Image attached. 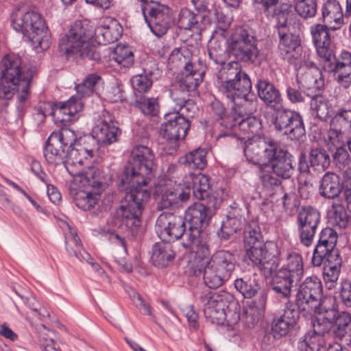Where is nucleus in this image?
I'll list each match as a JSON object with an SVG mask.
<instances>
[{
  "label": "nucleus",
  "instance_id": "nucleus-3",
  "mask_svg": "<svg viewBox=\"0 0 351 351\" xmlns=\"http://www.w3.org/2000/svg\"><path fill=\"white\" fill-rule=\"evenodd\" d=\"M311 34L323 69L328 73H337L339 80L350 75L351 53L343 51L338 58L335 56L328 26L314 25L311 27Z\"/></svg>",
  "mask_w": 351,
  "mask_h": 351
},
{
  "label": "nucleus",
  "instance_id": "nucleus-8",
  "mask_svg": "<svg viewBox=\"0 0 351 351\" xmlns=\"http://www.w3.org/2000/svg\"><path fill=\"white\" fill-rule=\"evenodd\" d=\"M11 25L16 32H21L23 38L31 43L35 49L49 48L47 27L39 13L35 11L23 12L18 10L11 15Z\"/></svg>",
  "mask_w": 351,
  "mask_h": 351
},
{
  "label": "nucleus",
  "instance_id": "nucleus-61",
  "mask_svg": "<svg viewBox=\"0 0 351 351\" xmlns=\"http://www.w3.org/2000/svg\"><path fill=\"white\" fill-rule=\"evenodd\" d=\"M152 72L134 75L131 79L134 89L139 93H147L152 86Z\"/></svg>",
  "mask_w": 351,
  "mask_h": 351
},
{
  "label": "nucleus",
  "instance_id": "nucleus-26",
  "mask_svg": "<svg viewBox=\"0 0 351 351\" xmlns=\"http://www.w3.org/2000/svg\"><path fill=\"white\" fill-rule=\"evenodd\" d=\"M280 42L278 48L281 55L287 56L288 60L296 58L302 51L301 38L299 34L285 32L279 29Z\"/></svg>",
  "mask_w": 351,
  "mask_h": 351
},
{
  "label": "nucleus",
  "instance_id": "nucleus-45",
  "mask_svg": "<svg viewBox=\"0 0 351 351\" xmlns=\"http://www.w3.org/2000/svg\"><path fill=\"white\" fill-rule=\"evenodd\" d=\"M66 250L70 255L75 256L80 261H89L90 255L86 252L81 244L80 237L76 232L71 231V235L65 239Z\"/></svg>",
  "mask_w": 351,
  "mask_h": 351
},
{
  "label": "nucleus",
  "instance_id": "nucleus-62",
  "mask_svg": "<svg viewBox=\"0 0 351 351\" xmlns=\"http://www.w3.org/2000/svg\"><path fill=\"white\" fill-rule=\"evenodd\" d=\"M295 326L279 317L274 318L271 324V332L274 337L280 339L285 337Z\"/></svg>",
  "mask_w": 351,
  "mask_h": 351
},
{
  "label": "nucleus",
  "instance_id": "nucleus-60",
  "mask_svg": "<svg viewBox=\"0 0 351 351\" xmlns=\"http://www.w3.org/2000/svg\"><path fill=\"white\" fill-rule=\"evenodd\" d=\"M262 128L261 121L254 116L242 117L239 130L246 134H256Z\"/></svg>",
  "mask_w": 351,
  "mask_h": 351
},
{
  "label": "nucleus",
  "instance_id": "nucleus-34",
  "mask_svg": "<svg viewBox=\"0 0 351 351\" xmlns=\"http://www.w3.org/2000/svg\"><path fill=\"white\" fill-rule=\"evenodd\" d=\"M191 189L194 197L201 201L210 200V197H216L210 193V181L208 176L202 173H191Z\"/></svg>",
  "mask_w": 351,
  "mask_h": 351
},
{
  "label": "nucleus",
  "instance_id": "nucleus-1",
  "mask_svg": "<svg viewBox=\"0 0 351 351\" xmlns=\"http://www.w3.org/2000/svg\"><path fill=\"white\" fill-rule=\"evenodd\" d=\"M110 27L95 28L93 23L88 20L76 21L67 34L64 35L59 41V51L67 60L88 59L99 60V54L96 51L91 40L95 35L101 43L100 36L103 42L108 40Z\"/></svg>",
  "mask_w": 351,
  "mask_h": 351
},
{
  "label": "nucleus",
  "instance_id": "nucleus-52",
  "mask_svg": "<svg viewBox=\"0 0 351 351\" xmlns=\"http://www.w3.org/2000/svg\"><path fill=\"white\" fill-rule=\"evenodd\" d=\"M234 284L236 289L245 298H252L259 289V285L255 280L247 276L237 278Z\"/></svg>",
  "mask_w": 351,
  "mask_h": 351
},
{
  "label": "nucleus",
  "instance_id": "nucleus-18",
  "mask_svg": "<svg viewBox=\"0 0 351 351\" xmlns=\"http://www.w3.org/2000/svg\"><path fill=\"white\" fill-rule=\"evenodd\" d=\"M280 254V252L277 244L271 242L266 245L264 251L247 261L261 271L265 278H272L278 270Z\"/></svg>",
  "mask_w": 351,
  "mask_h": 351
},
{
  "label": "nucleus",
  "instance_id": "nucleus-23",
  "mask_svg": "<svg viewBox=\"0 0 351 351\" xmlns=\"http://www.w3.org/2000/svg\"><path fill=\"white\" fill-rule=\"evenodd\" d=\"M278 143L267 142L260 137L249 138L245 142L243 152L246 158L253 163H258L263 160H268L270 152H274Z\"/></svg>",
  "mask_w": 351,
  "mask_h": 351
},
{
  "label": "nucleus",
  "instance_id": "nucleus-47",
  "mask_svg": "<svg viewBox=\"0 0 351 351\" xmlns=\"http://www.w3.org/2000/svg\"><path fill=\"white\" fill-rule=\"evenodd\" d=\"M232 102L236 112L241 117L252 116L257 110L258 99L254 95L247 94Z\"/></svg>",
  "mask_w": 351,
  "mask_h": 351
},
{
  "label": "nucleus",
  "instance_id": "nucleus-38",
  "mask_svg": "<svg viewBox=\"0 0 351 351\" xmlns=\"http://www.w3.org/2000/svg\"><path fill=\"white\" fill-rule=\"evenodd\" d=\"M317 304L314 305L311 311L308 313H316L317 314H323L324 318L327 322L333 319L338 313V305L335 297H320L317 300Z\"/></svg>",
  "mask_w": 351,
  "mask_h": 351
},
{
  "label": "nucleus",
  "instance_id": "nucleus-27",
  "mask_svg": "<svg viewBox=\"0 0 351 351\" xmlns=\"http://www.w3.org/2000/svg\"><path fill=\"white\" fill-rule=\"evenodd\" d=\"M343 189L339 176L335 173L327 172L319 182V193L326 199H335L339 197Z\"/></svg>",
  "mask_w": 351,
  "mask_h": 351
},
{
  "label": "nucleus",
  "instance_id": "nucleus-6",
  "mask_svg": "<svg viewBox=\"0 0 351 351\" xmlns=\"http://www.w3.org/2000/svg\"><path fill=\"white\" fill-rule=\"evenodd\" d=\"M206 319L218 325L237 324L239 319V305L234 296L227 291H208L200 297Z\"/></svg>",
  "mask_w": 351,
  "mask_h": 351
},
{
  "label": "nucleus",
  "instance_id": "nucleus-10",
  "mask_svg": "<svg viewBox=\"0 0 351 351\" xmlns=\"http://www.w3.org/2000/svg\"><path fill=\"white\" fill-rule=\"evenodd\" d=\"M255 31L248 26L235 29L229 43L230 52L238 61L259 65L262 60Z\"/></svg>",
  "mask_w": 351,
  "mask_h": 351
},
{
  "label": "nucleus",
  "instance_id": "nucleus-25",
  "mask_svg": "<svg viewBox=\"0 0 351 351\" xmlns=\"http://www.w3.org/2000/svg\"><path fill=\"white\" fill-rule=\"evenodd\" d=\"M176 257V252L171 243L162 241L155 243L152 247V261L158 268L170 266Z\"/></svg>",
  "mask_w": 351,
  "mask_h": 351
},
{
  "label": "nucleus",
  "instance_id": "nucleus-51",
  "mask_svg": "<svg viewBox=\"0 0 351 351\" xmlns=\"http://www.w3.org/2000/svg\"><path fill=\"white\" fill-rule=\"evenodd\" d=\"M297 223L319 227L321 223L320 212L311 206H302L297 215Z\"/></svg>",
  "mask_w": 351,
  "mask_h": 351
},
{
  "label": "nucleus",
  "instance_id": "nucleus-22",
  "mask_svg": "<svg viewBox=\"0 0 351 351\" xmlns=\"http://www.w3.org/2000/svg\"><path fill=\"white\" fill-rule=\"evenodd\" d=\"M298 86L301 88L306 95L320 92L324 86V80L322 71L313 62L310 68H302L297 74Z\"/></svg>",
  "mask_w": 351,
  "mask_h": 351
},
{
  "label": "nucleus",
  "instance_id": "nucleus-30",
  "mask_svg": "<svg viewBox=\"0 0 351 351\" xmlns=\"http://www.w3.org/2000/svg\"><path fill=\"white\" fill-rule=\"evenodd\" d=\"M206 261L228 278L230 277L234 270L237 263L234 254L227 250L217 251Z\"/></svg>",
  "mask_w": 351,
  "mask_h": 351
},
{
  "label": "nucleus",
  "instance_id": "nucleus-42",
  "mask_svg": "<svg viewBox=\"0 0 351 351\" xmlns=\"http://www.w3.org/2000/svg\"><path fill=\"white\" fill-rule=\"evenodd\" d=\"M92 135L101 145H110V116L103 114L96 120L92 129Z\"/></svg>",
  "mask_w": 351,
  "mask_h": 351
},
{
  "label": "nucleus",
  "instance_id": "nucleus-64",
  "mask_svg": "<svg viewBox=\"0 0 351 351\" xmlns=\"http://www.w3.org/2000/svg\"><path fill=\"white\" fill-rule=\"evenodd\" d=\"M348 131L330 128L328 132V142L335 147H346L351 138V136H348Z\"/></svg>",
  "mask_w": 351,
  "mask_h": 351
},
{
  "label": "nucleus",
  "instance_id": "nucleus-53",
  "mask_svg": "<svg viewBox=\"0 0 351 351\" xmlns=\"http://www.w3.org/2000/svg\"><path fill=\"white\" fill-rule=\"evenodd\" d=\"M156 193H160L161 195L160 199L157 204L158 210L167 209L178 206L177 195L175 189L167 186L160 187L156 189Z\"/></svg>",
  "mask_w": 351,
  "mask_h": 351
},
{
  "label": "nucleus",
  "instance_id": "nucleus-20",
  "mask_svg": "<svg viewBox=\"0 0 351 351\" xmlns=\"http://www.w3.org/2000/svg\"><path fill=\"white\" fill-rule=\"evenodd\" d=\"M166 115L167 122L161 125L160 133L163 138L170 142L184 139L191 127V123L186 117L180 116V112Z\"/></svg>",
  "mask_w": 351,
  "mask_h": 351
},
{
  "label": "nucleus",
  "instance_id": "nucleus-43",
  "mask_svg": "<svg viewBox=\"0 0 351 351\" xmlns=\"http://www.w3.org/2000/svg\"><path fill=\"white\" fill-rule=\"evenodd\" d=\"M207 154L206 149H195L186 154L182 162L193 169L203 170L207 166Z\"/></svg>",
  "mask_w": 351,
  "mask_h": 351
},
{
  "label": "nucleus",
  "instance_id": "nucleus-40",
  "mask_svg": "<svg viewBox=\"0 0 351 351\" xmlns=\"http://www.w3.org/2000/svg\"><path fill=\"white\" fill-rule=\"evenodd\" d=\"M93 156L88 153V149H83L82 145L73 143L70 147H66V161L73 165H80L89 167L90 160Z\"/></svg>",
  "mask_w": 351,
  "mask_h": 351
},
{
  "label": "nucleus",
  "instance_id": "nucleus-55",
  "mask_svg": "<svg viewBox=\"0 0 351 351\" xmlns=\"http://www.w3.org/2000/svg\"><path fill=\"white\" fill-rule=\"evenodd\" d=\"M297 226L301 245L306 247H311L314 243L318 227L302 223H297Z\"/></svg>",
  "mask_w": 351,
  "mask_h": 351
},
{
  "label": "nucleus",
  "instance_id": "nucleus-21",
  "mask_svg": "<svg viewBox=\"0 0 351 351\" xmlns=\"http://www.w3.org/2000/svg\"><path fill=\"white\" fill-rule=\"evenodd\" d=\"M264 243L261 228L256 221H250L245 227L243 232V243L245 250V260L247 261L255 255L265 250V247L268 243Z\"/></svg>",
  "mask_w": 351,
  "mask_h": 351
},
{
  "label": "nucleus",
  "instance_id": "nucleus-2",
  "mask_svg": "<svg viewBox=\"0 0 351 351\" xmlns=\"http://www.w3.org/2000/svg\"><path fill=\"white\" fill-rule=\"evenodd\" d=\"M75 181L79 182V187L70 186L69 195L79 208L89 210L98 202L101 193L108 187L110 167L106 165L89 168L88 171L81 173Z\"/></svg>",
  "mask_w": 351,
  "mask_h": 351
},
{
  "label": "nucleus",
  "instance_id": "nucleus-15",
  "mask_svg": "<svg viewBox=\"0 0 351 351\" xmlns=\"http://www.w3.org/2000/svg\"><path fill=\"white\" fill-rule=\"evenodd\" d=\"M186 221L182 216L172 213H163L158 217L156 227L159 237L162 241L171 242L186 237Z\"/></svg>",
  "mask_w": 351,
  "mask_h": 351
},
{
  "label": "nucleus",
  "instance_id": "nucleus-48",
  "mask_svg": "<svg viewBox=\"0 0 351 351\" xmlns=\"http://www.w3.org/2000/svg\"><path fill=\"white\" fill-rule=\"evenodd\" d=\"M307 96L311 98L310 106L312 114L320 121H326L329 117V110L326 99L319 92Z\"/></svg>",
  "mask_w": 351,
  "mask_h": 351
},
{
  "label": "nucleus",
  "instance_id": "nucleus-44",
  "mask_svg": "<svg viewBox=\"0 0 351 351\" xmlns=\"http://www.w3.org/2000/svg\"><path fill=\"white\" fill-rule=\"evenodd\" d=\"M343 17L341 7L337 0H328L322 6V20L326 24L341 23Z\"/></svg>",
  "mask_w": 351,
  "mask_h": 351
},
{
  "label": "nucleus",
  "instance_id": "nucleus-5",
  "mask_svg": "<svg viewBox=\"0 0 351 351\" xmlns=\"http://www.w3.org/2000/svg\"><path fill=\"white\" fill-rule=\"evenodd\" d=\"M21 64V59L19 56H5L0 67V84L5 90L3 92L4 96L12 98L16 92L19 101L23 103L29 97L32 74L29 71H25Z\"/></svg>",
  "mask_w": 351,
  "mask_h": 351
},
{
  "label": "nucleus",
  "instance_id": "nucleus-39",
  "mask_svg": "<svg viewBox=\"0 0 351 351\" xmlns=\"http://www.w3.org/2000/svg\"><path fill=\"white\" fill-rule=\"evenodd\" d=\"M111 243L113 245L115 261L120 265L125 271L128 273L131 272L132 271V266L125 261L127 249L125 239L116 233L111 232Z\"/></svg>",
  "mask_w": 351,
  "mask_h": 351
},
{
  "label": "nucleus",
  "instance_id": "nucleus-16",
  "mask_svg": "<svg viewBox=\"0 0 351 351\" xmlns=\"http://www.w3.org/2000/svg\"><path fill=\"white\" fill-rule=\"evenodd\" d=\"M323 295L321 280L315 276L306 278L296 294V304L300 311L309 312Z\"/></svg>",
  "mask_w": 351,
  "mask_h": 351
},
{
  "label": "nucleus",
  "instance_id": "nucleus-33",
  "mask_svg": "<svg viewBox=\"0 0 351 351\" xmlns=\"http://www.w3.org/2000/svg\"><path fill=\"white\" fill-rule=\"evenodd\" d=\"M252 89V82L249 75L243 72L231 84V86L225 89L223 93L231 101H235L241 96L249 94Z\"/></svg>",
  "mask_w": 351,
  "mask_h": 351
},
{
  "label": "nucleus",
  "instance_id": "nucleus-46",
  "mask_svg": "<svg viewBox=\"0 0 351 351\" xmlns=\"http://www.w3.org/2000/svg\"><path fill=\"white\" fill-rule=\"evenodd\" d=\"M187 243H184L183 245L186 248H191L196 254V259H202L197 263L200 265L203 262L208 260L210 254L209 245L206 242L202 240V234L199 235L197 239H193L190 237H186Z\"/></svg>",
  "mask_w": 351,
  "mask_h": 351
},
{
  "label": "nucleus",
  "instance_id": "nucleus-28",
  "mask_svg": "<svg viewBox=\"0 0 351 351\" xmlns=\"http://www.w3.org/2000/svg\"><path fill=\"white\" fill-rule=\"evenodd\" d=\"M328 323L331 325V331L335 338L344 339L347 343L351 342V315L349 313L341 311Z\"/></svg>",
  "mask_w": 351,
  "mask_h": 351
},
{
  "label": "nucleus",
  "instance_id": "nucleus-35",
  "mask_svg": "<svg viewBox=\"0 0 351 351\" xmlns=\"http://www.w3.org/2000/svg\"><path fill=\"white\" fill-rule=\"evenodd\" d=\"M271 290L279 297L289 300L291 295V289L293 283H296L293 278L284 274L280 269L271 278Z\"/></svg>",
  "mask_w": 351,
  "mask_h": 351
},
{
  "label": "nucleus",
  "instance_id": "nucleus-11",
  "mask_svg": "<svg viewBox=\"0 0 351 351\" xmlns=\"http://www.w3.org/2000/svg\"><path fill=\"white\" fill-rule=\"evenodd\" d=\"M269 121L276 131L291 139L300 140L306 135L304 121L299 112L278 108L271 114Z\"/></svg>",
  "mask_w": 351,
  "mask_h": 351
},
{
  "label": "nucleus",
  "instance_id": "nucleus-7",
  "mask_svg": "<svg viewBox=\"0 0 351 351\" xmlns=\"http://www.w3.org/2000/svg\"><path fill=\"white\" fill-rule=\"evenodd\" d=\"M101 77L97 74H90L82 83L75 86V95H73L66 101L53 103L51 115L54 122L56 124L66 125L68 123L76 121L79 117V113L83 109L82 99L93 93L95 86Z\"/></svg>",
  "mask_w": 351,
  "mask_h": 351
},
{
  "label": "nucleus",
  "instance_id": "nucleus-9",
  "mask_svg": "<svg viewBox=\"0 0 351 351\" xmlns=\"http://www.w3.org/2000/svg\"><path fill=\"white\" fill-rule=\"evenodd\" d=\"M118 186L121 191H129L125 196V199L121 202V205L116 210L114 217L123 222L132 231L140 227L141 217L144 205L149 197L147 190L141 187H132L129 184L122 186L121 182Z\"/></svg>",
  "mask_w": 351,
  "mask_h": 351
},
{
  "label": "nucleus",
  "instance_id": "nucleus-24",
  "mask_svg": "<svg viewBox=\"0 0 351 351\" xmlns=\"http://www.w3.org/2000/svg\"><path fill=\"white\" fill-rule=\"evenodd\" d=\"M191 272L195 276L203 275L204 282L210 289L219 288L229 278L213 265H210L206 261L200 265L193 264L191 267Z\"/></svg>",
  "mask_w": 351,
  "mask_h": 351
},
{
  "label": "nucleus",
  "instance_id": "nucleus-13",
  "mask_svg": "<svg viewBox=\"0 0 351 351\" xmlns=\"http://www.w3.org/2000/svg\"><path fill=\"white\" fill-rule=\"evenodd\" d=\"M76 140L75 132L69 129L53 132L48 137L43 148V154L49 164L58 165L66 161V147H70Z\"/></svg>",
  "mask_w": 351,
  "mask_h": 351
},
{
  "label": "nucleus",
  "instance_id": "nucleus-58",
  "mask_svg": "<svg viewBox=\"0 0 351 351\" xmlns=\"http://www.w3.org/2000/svg\"><path fill=\"white\" fill-rule=\"evenodd\" d=\"M333 219L336 226L346 229L351 226V216H350L342 204H332Z\"/></svg>",
  "mask_w": 351,
  "mask_h": 351
},
{
  "label": "nucleus",
  "instance_id": "nucleus-32",
  "mask_svg": "<svg viewBox=\"0 0 351 351\" xmlns=\"http://www.w3.org/2000/svg\"><path fill=\"white\" fill-rule=\"evenodd\" d=\"M258 97L267 106L277 104L281 100V95L274 84L263 78H258L255 84Z\"/></svg>",
  "mask_w": 351,
  "mask_h": 351
},
{
  "label": "nucleus",
  "instance_id": "nucleus-56",
  "mask_svg": "<svg viewBox=\"0 0 351 351\" xmlns=\"http://www.w3.org/2000/svg\"><path fill=\"white\" fill-rule=\"evenodd\" d=\"M135 106L146 115L156 116L159 112V104L157 98L141 97L136 101Z\"/></svg>",
  "mask_w": 351,
  "mask_h": 351
},
{
  "label": "nucleus",
  "instance_id": "nucleus-4",
  "mask_svg": "<svg viewBox=\"0 0 351 351\" xmlns=\"http://www.w3.org/2000/svg\"><path fill=\"white\" fill-rule=\"evenodd\" d=\"M157 168L153 150L145 145H138L131 151L128 165L119 178L122 186L143 188L154 178Z\"/></svg>",
  "mask_w": 351,
  "mask_h": 351
},
{
  "label": "nucleus",
  "instance_id": "nucleus-19",
  "mask_svg": "<svg viewBox=\"0 0 351 351\" xmlns=\"http://www.w3.org/2000/svg\"><path fill=\"white\" fill-rule=\"evenodd\" d=\"M267 162L272 173L281 179H289L294 173L293 156L279 144L272 154L270 152V157Z\"/></svg>",
  "mask_w": 351,
  "mask_h": 351
},
{
  "label": "nucleus",
  "instance_id": "nucleus-49",
  "mask_svg": "<svg viewBox=\"0 0 351 351\" xmlns=\"http://www.w3.org/2000/svg\"><path fill=\"white\" fill-rule=\"evenodd\" d=\"M208 57L210 62L217 66L225 64L226 58V43L223 40H211L208 46Z\"/></svg>",
  "mask_w": 351,
  "mask_h": 351
},
{
  "label": "nucleus",
  "instance_id": "nucleus-59",
  "mask_svg": "<svg viewBox=\"0 0 351 351\" xmlns=\"http://www.w3.org/2000/svg\"><path fill=\"white\" fill-rule=\"evenodd\" d=\"M190 91L185 88L180 87V84L175 83L171 89V97L175 105L178 107H182L188 101V105H193V99H190Z\"/></svg>",
  "mask_w": 351,
  "mask_h": 351
},
{
  "label": "nucleus",
  "instance_id": "nucleus-37",
  "mask_svg": "<svg viewBox=\"0 0 351 351\" xmlns=\"http://www.w3.org/2000/svg\"><path fill=\"white\" fill-rule=\"evenodd\" d=\"M243 73L241 64L238 62L232 61L222 65L218 75L221 91L231 86V84Z\"/></svg>",
  "mask_w": 351,
  "mask_h": 351
},
{
  "label": "nucleus",
  "instance_id": "nucleus-63",
  "mask_svg": "<svg viewBox=\"0 0 351 351\" xmlns=\"http://www.w3.org/2000/svg\"><path fill=\"white\" fill-rule=\"evenodd\" d=\"M263 313L247 306L244 308L241 316L239 315V320H241L245 327L253 328L258 323Z\"/></svg>",
  "mask_w": 351,
  "mask_h": 351
},
{
  "label": "nucleus",
  "instance_id": "nucleus-36",
  "mask_svg": "<svg viewBox=\"0 0 351 351\" xmlns=\"http://www.w3.org/2000/svg\"><path fill=\"white\" fill-rule=\"evenodd\" d=\"M280 270L296 281H300L304 274V263L302 256L297 252H291L287 257V264Z\"/></svg>",
  "mask_w": 351,
  "mask_h": 351
},
{
  "label": "nucleus",
  "instance_id": "nucleus-31",
  "mask_svg": "<svg viewBox=\"0 0 351 351\" xmlns=\"http://www.w3.org/2000/svg\"><path fill=\"white\" fill-rule=\"evenodd\" d=\"M204 71H198L194 64H186L176 83L190 92L195 90L203 81Z\"/></svg>",
  "mask_w": 351,
  "mask_h": 351
},
{
  "label": "nucleus",
  "instance_id": "nucleus-41",
  "mask_svg": "<svg viewBox=\"0 0 351 351\" xmlns=\"http://www.w3.org/2000/svg\"><path fill=\"white\" fill-rule=\"evenodd\" d=\"M326 345L324 337L312 332L306 333L298 342L300 351H326Z\"/></svg>",
  "mask_w": 351,
  "mask_h": 351
},
{
  "label": "nucleus",
  "instance_id": "nucleus-57",
  "mask_svg": "<svg viewBox=\"0 0 351 351\" xmlns=\"http://www.w3.org/2000/svg\"><path fill=\"white\" fill-rule=\"evenodd\" d=\"M343 131L351 130V110H343L334 116L330 121V128Z\"/></svg>",
  "mask_w": 351,
  "mask_h": 351
},
{
  "label": "nucleus",
  "instance_id": "nucleus-17",
  "mask_svg": "<svg viewBox=\"0 0 351 351\" xmlns=\"http://www.w3.org/2000/svg\"><path fill=\"white\" fill-rule=\"evenodd\" d=\"M330 165V157L322 147H312L308 156L302 152L298 158V171L300 174H311V168L318 172H323Z\"/></svg>",
  "mask_w": 351,
  "mask_h": 351
},
{
  "label": "nucleus",
  "instance_id": "nucleus-14",
  "mask_svg": "<svg viewBox=\"0 0 351 351\" xmlns=\"http://www.w3.org/2000/svg\"><path fill=\"white\" fill-rule=\"evenodd\" d=\"M142 11L152 32L158 37L164 36L175 25L173 12L166 5L158 3L143 7Z\"/></svg>",
  "mask_w": 351,
  "mask_h": 351
},
{
  "label": "nucleus",
  "instance_id": "nucleus-29",
  "mask_svg": "<svg viewBox=\"0 0 351 351\" xmlns=\"http://www.w3.org/2000/svg\"><path fill=\"white\" fill-rule=\"evenodd\" d=\"M206 19L202 13L195 14L188 8H182L178 14V25L184 29L201 32L206 28Z\"/></svg>",
  "mask_w": 351,
  "mask_h": 351
},
{
  "label": "nucleus",
  "instance_id": "nucleus-54",
  "mask_svg": "<svg viewBox=\"0 0 351 351\" xmlns=\"http://www.w3.org/2000/svg\"><path fill=\"white\" fill-rule=\"evenodd\" d=\"M112 55V59L114 62L124 67H129L133 64V52L127 45H117L113 49Z\"/></svg>",
  "mask_w": 351,
  "mask_h": 351
},
{
  "label": "nucleus",
  "instance_id": "nucleus-50",
  "mask_svg": "<svg viewBox=\"0 0 351 351\" xmlns=\"http://www.w3.org/2000/svg\"><path fill=\"white\" fill-rule=\"evenodd\" d=\"M242 220L241 217L228 215L221 224L217 235L221 239L228 240L238 230L241 229Z\"/></svg>",
  "mask_w": 351,
  "mask_h": 351
},
{
  "label": "nucleus",
  "instance_id": "nucleus-12",
  "mask_svg": "<svg viewBox=\"0 0 351 351\" xmlns=\"http://www.w3.org/2000/svg\"><path fill=\"white\" fill-rule=\"evenodd\" d=\"M217 204V197H210V200L195 202L186 209L184 217L189 225L186 237L195 240L202 234V228L209 224L212 209H216Z\"/></svg>",
  "mask_w": 351,
  "mask_h": 351
}]
</instances>
